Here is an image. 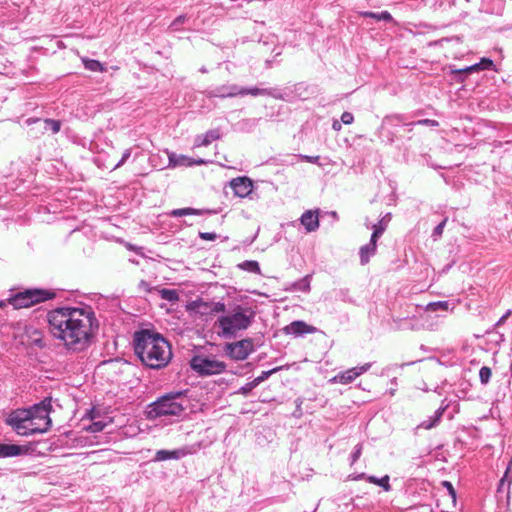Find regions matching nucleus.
<instances>
[{
  "mask_svg": "<svg viewBox=\"0 0 512 512\" xmlns=\"http://www.w3.org/2000/svg\"><path fill=\"white\" fill-rule=\"evenodd\" d=\"M44 124V129L50 130L53 134H56L60 131L61 122L59 120L45 119Z\"/></svg>",
  "mask_w": 512,
  "mask_h": 512,
  "instance_id": "28",
  "label": "nucleus"
},
{
  "mask_svg": "<svg viewBox=\"0 0 512 512\" xmlns=\"http://www.w3.org/2000/svg\"><path fill=\"white\" fill-rule=\"evenodd\" d=\"M348 478L351 479V480H360V479H364L365 478V474L364 473H360V474L353 473V474L349 475Z\"/></svg>",
  "mask_w": 512,
  "mask_h": 512,
  "instance_id": "45",
  "label": "nucleus"
},
{
  "mask_svg": "<svg viewBox=\"0 0 512 512\" xmlns=\"http://www.w3.org/2000/svg\"><path fill=\"white\" fill-rule=\"evenodd\" d=\"M367 480L371 483H375V484L379 485L380 487L384 488V477L377 478L374 476H370L367 478Z\"/></svg>",
  "mask_w": 512,
  "mask_h": 512,
  "instance_id": "42",
  "label": "nucleus"
},
{
  "mask_svg": "<svg viewBox=\"0 0 512 512\" xmlns=\"http://www.w3.org/2000/svg\"><path fill=\"white\" fill-rule=\"evenodd\" d=\"M6 306V302L5 301H0V308H4Z\"/></svg>",
  "mask_w": 512,
  "mask_h": 512,
  "instance_id": "53",
  "label": "nucleus"
},
{
  "mask_svg": "<svg viewBox=\"0 0 512 512\" xmlns=\"http://www.w3.org/2000/svg\"><path fill=\"white\" fill-rule=\"evenodd\" d=\"M443 485H444L445 487H447V490L449 491V493L452 495V497H453V498H455V491H454V489H453L452 484H451L450 482H448V481H445V482L443 483Z\"/></svg>",
  "mask_w": 512,
  "mask_h": 512,
  "instance_id": "44",
  "label": "nucleus"
},
{
  "mask_svg": "<svg viewBox=\"0 0 512 512\" xmlns=\"http://www.w3.org/2000/svg\"><path fill=\"white\" fill-rule=\"evenodd\" d=\"M198 235L202 240L206 241H214L218 237L217 234L214 232H199Z\"/></svg>",
  "mask_w": 512,
  "mask_h": 512,
  "instance_id": "37",
  "label": "nucleus"
},
{
  "mask_svg": "<svg viewBox=\"0 0 512 512\" xmlns=\"http://www.w3.org/2000/svg\"><path fill=\"white\" fill-rule=\"evenodd\" d=\"M385 480H386V491H387L389 489V484H388L389 477L387 475L385 477Z\"/></svg>",
  "mask_w": 512,
  "mask_h": 512,
  "instance_id": "51",
  "label": "nucleus"
},
{
  "mask_svg": "<svg viewBox=\"0 0 512 512\" xmlns=\"http://www.w3.org/2000/svg\"><path fill=\"white\" fill-rule=\"evenodd\" d=\"M168 159H169V167H191L193 165H202L206 164L207 162L204 159H192L188 156L176 154V153H168Z\"/></svg>",
  "mask_w": 512,
  "mask_h": 512,
  "instance_id": "13",
  "label": "nucleus"
},
{
  "mask_svg": "<svg viewBox=\"0 0 512 512\" xmlns=\"http://www.w3.org/2000/svg\"><path fill=\"white\" fill-rule=\"evenodd\" d=\"M105 424L102 421L93 422L88 430L92 433L100 432L104 429Z\"/></svg>",
  "mask_w": 512,
  "mask_h": 512,
  "instance_id": "36",
  "label": "nucleus"
},
{
  "mask_svg": "<svg viewBox=\"0 0 512 512\" xmlns=\"http://www.w3.org/2000/svg\"><path fill=\"white\" fill-rule=\"evenodd\" d=\"M296 157H298L302 161H306V162L313 163V164H320L319 163L320 156H309V155L299 154Z\"/></svg>",
  "mask_w": 512,
  "mask_h": 512,
  "instance_id": "34",
  "label": "nucleus"
},
{
  "mask_svg": "<svg viewBox=\"0 0 512 512\" xmlns=\"http://www.w3.org/2000/svg\"><path fill=\"white\" fill-rule=\"evenodd\" d=\"M354 120V117L352 115V113L350 112H344L342 115H341V121L348 125V124H351Z\"/></svg>",
  "mask_w": 512,
  "mask_h": 512,
  "instance_id": "40",
  "label": "nucleus"
},
{
  "mask_svg": "<svg viewBox=\"0 0 512 512\" xmlns=\"http://www.w3.org/2000/svg\"><path fill=\"white\" fill-rule=\"evenodd\" d=\"M51 412L52 399L46 397L29 408L12 411L6 419V423L21 436L43 434L52 425Z\"/></svg>",
  "mask_w": 512,
  "mask_h": 512,
  "instance_id": "2",
  "label": "nucleus"
},
{
  "mask_svg": "<svg viewBox=\"0 0 512 512\" xmlns=\"http://www.w3.org/2000/svg\"><path fill=\"white\" fill-rule=\"evenodd\" d=\"M311 275H306L292 284L293 291L309 292Z\"/></svg>",
  "mask_w": 512,
  "mask_h": 512,
  "instance_id": "21",
  "label": "nucleus"
},
{
  "mask_svg": "<svg viewBox=\"0 0 512 512\" xmlns=\"http://www.w3.org/2000/svg\"><path fill=\"white\" fill-rule=\"evenodd\" d=\"M160 297L170 303L179 301V293L175 289L162 288L159 291Z\"/></svg>",
  "mask_w": 512,
  "mask_h": 512,
  "instance_id": "23",
  "label": "nucleus"
},
{
  "mask_svg": "<svg viewBox=\"0 0 512 512\" xmlns=\"http://www.w3.org/2000/svg\"><path fill=\"white\" fill-rule=\"evenodd\" d=\"M510 314H511V312H510V311H507V312H506V314H504V315L499 319V321L497 322V324H496V325H497V326H499V325L503 324V323L507 320V318L510 316Z\"/></svg>",
  "mask_w": 512,
  "mask_h": 512,
  "instance_id": "46",
  "label": "nucleus"
},
{
  "mask_svg": "<svg viewBox=\"0 0 512 512\" xmlns=\"http://www.w3.org/2000/svg\"><path fill=\"white\" fill-rule=\"evenodd\" d=\"M187 402L184 392H170L148 406L147 418L156 419L165 416L180 417L184 410V404Z\"/></svg>",
  "mask_w": 512,
  "mask_h": 512,
  "instance_id": "5",
  "label": "nucleus"
},
{
  "mask_svg": "<svg viewBox=\"0 0 512 512\" xmlns=\"http://www.w3.org/2000/svg\"><path fill=\"white\" fill-rule=\"evenodd\" d=\"M424 123H429V125H434L435 124V121L434 120H424L423 121Z\"/></svg>",
  "mask_w": 512,
  "mask_h": 512,
  "instance_id": "49",
  "label": "nucleus"
},
{
  "mask_svg": "<svg viewBox=\"0 0 512 512\" xmlns=\"http://www.w3.org/2000/svg\"><path fill=\"white\" fill-rule=\"evenodd\" d=\"M306 232H314L319 228L318 211L307 210L300 217Z\"/></svg>",
  "mask_w": 512,
  "mask_h": 512,
  "instance_id": "17",
  "label": "nucleus"
},
{
  "mask_svg": "<svg viewBox=\"0 0 512 512\" xmlns=\"http://www.w3.org/2000/svg\"><path fill=\"white\" fill-rule=\"evenodd\" d=\"M130 156H131V149H126L123 152L120 161L114 166V169L121 167L129 159Z\"/></svg>",
  "mask_w": 512,
  "mask_h": 512,
  "instance_id": "39",
  "label": "nucleus"
},
{
  "mask_svg": "<svg viewBox=\"0 0 512 512\" xmlns=\"http://www.w3.org/2000/svg\"><path fill=\"white\" fill-rule=\"evenodd\" d=\"M55 297V293L45 289H26L18 292L8 299L15 309L28 308L35 304L50 300Z\"/></svg>",
  "mask_w": 512,
  "mask_h": 512,
  "instance_id": "6",
  "label": "nucleus"
},
{
  "mask_svg": "<svg viewBox=\"0 0 512 512\" xmlns=\"http://www.w3.org/2000/svg\"><path fill=\"white\" fill-rule=\"evenodd\" d=\"M190 367L200 376H210L224 372L226 364L212 356L195 355L190 360Z\"/></svg>",
  "mask_w": 512,
  "mask_h": 512,
  "instance_id": "7",
  "label": "nucleus"
},
{
  "mask_svg": "<svg viewBox=\"0 0 512 512\" xmlns=\"http://www.w3.org/2000/svg\"><path fill=\"white\" fill-rule=\"evenodd\" d=\"M254 318V312L241 305L235 306L218 318L217 325L221 329L219 335L224 338L236 336L239 331L247 329Z\"/></svg>",
  "mask_w": 512,
  "mask_h": 512,
  "instance_id": "4",
  "label": "nucleus"
},
{
  "mask_svg": "<svg viewBox=\"0 0 512 512\" xmlns=\"http://www.w3.org/2000/svg\"><path fill=\"white\" fill-rule=\"evenodd\" d=\"M333 127H334L335 129H337V128H341V125H337V123H334V124H333Z\"/></svg>",
  "mask_w": 512,
  "mask_h": 512,
  "instance_id": "56",
  "label": "nucleus"
},
{
  "mask_svg": "<svg viewBox=\"0 0 512 512\" xmlns=\"http://www.w3.org/2000/svg\"><path fill=\"white\" fill-rule=\"evenodd\" d=\"M476 71H478V66H475V64H474V65H471V66H467V67H465L463 69H458V70L457 69H452L451 73H453V74H461V73H472V72H476Z\"/></svg>",
  "mask_w": 512,
  "mask_h": 512,
  "instance_id": "33",
  "label": "nucleus"
},
{
  "mask_svg": "<svg viewBox=\"0 0 512 512\" xmlns=\"http://www.w3.org/2000/svg\"><path fill=\"white\" fill-rule=\"evenodd\" d=\"M283 331L287 335H293L295 337L303 336L305 334H312L317 331V328L311 325H308L306 322L302 320H296L291 322L289 325L285 326Z\"/></svg>",
  "mask_w": 512,
  "mask_h": 512,
  "instance_id": "12",
  "label": "nucleus"
},
{
  "mask_svg": "<svg viewBox=\"0 0 512 512\" xmlns=\"http://www.w3.org/2000/svg\"><path fill=\"white\" fill-rule=\"evenodd\" d=\"M230 187L236 196L244 198L251 194L253 190V182L246 176L237 177L230 181Z\"/></svg>",
  "mask_w": 512,
  "mask_h": 512,
  "instance_id": "11",
  "label": "nucleus"
},
{
  "mask_svg": "<svg viewBox=\"0 0 512 512\" xmlns=\"http://www.w3.org/2000/svg\"><path fill=\"white\" fill-rule=\"evenodd\" d=\"M31 448L27 445H16L0 443V458L15 457L30 453Z\"/></svg>",
  "mask_w": 512,
  "mask_h": 512,
  "instance_id": "14",
  "label": "nucleus"
},
{
  "mask_svg": "<svg viewBox=\"0 0 512 512\" xmlns=\"http://www.w3.org/2000/svg\"><path fill=\"white\" fill-rule=\"evenodd\" d=\"M82 63L84 67L92 72H103L105 68L102 63L95 59L82 58Z\"/></svg>",
  "mask_w": 512,
  "mask_h": 512,
  "instance_id": "22",
  "label": "nucleus"
},
{
  "mask_svg": "<svg viewBox=\"0 0 512 512\" xmlns=\"http://www.w3.org/2000/svg\"><path fill=\"white\" fill-rule=\"evenodd\" d=\"M362 454V445L357 444L350 455V466H353Z\"/></svg>",
  "mask_w": 512,
  "mask_h": 512,
  "instance_id": "30",
  "label": "nucleus"
},
{
  "mask_svg": "<svg viewBox=\"0 0 512 512\" xmlns=\"http://www.w3.org/2000/svg\"><path fill=\"white\" fill-rule=\"evenodd\" d=\"M257 385L256 383L254 382V380L246 383L244 386L240 387L239 390L237 391L238 394H241L243 396H248L250 394V392L256 388Z\"/></svg>",
  "mask_w": 512,
  "mask_h": 512,
  "instance_id": "29",
  "label": "nucleus"
},
{
  "mask_svg": "<svg viewBox=\"0 0 512 512\" xmlns=\"http://www.w3.org/2000/svg\"><path fill=\"white\" fill-rule=\"evenodd\" d=\"M475 66H478V71L480 70H489L492 69L494 66V63L489 58H482L479 63H476Z\"/></svg>",
  "mask_w": 512,
  "mask_h": 512,
  "instance_id": "32",
  "label": "nucleus"
},
{
  "mask_svg": "<svg viewBox=\"0 0 512 512\" xmlns=\"http://www.w3.org/2000/svg\"><path fill=\"white\" fill-rule=\"evenodd\" d=\"M189 451L186 448H180L175 450H158L154 456V461H166L170 459L179 460L186 455Z\"/></svg>",
  "mask_w": 512,
  "mask_h": 512,
  "instance_id": "18",
  "label": "nucleus"
},
{
  "mask_svg": "<svg viewBox=\"0 0 512 512\" xmlns=\"http://www.w3.org/2000/svg\"><path fill=\"white\" fill-rule=\"evenodd\" d=\"M206 213H211L208 209H196V208H179V209H173L169 215L171 217H182V216H188V215H203Z\"/></svg>",
  "mask_w": 512,
  "mask_h": 512,
  "instance_id": "20",
  "label": "nucleus"
},
{
  "mask_svg": "<svg viewBox=\"0 0 512 512\" xmlns=\"http://www.w3.org/2000/svg\"><path fill=\"white\" fill-rule=\"evenodd\" d=\"M333 127H334L335 129H337V128H341V125H337V123H334V124H333Z\"/></svg>",
  "mask_w": 512,
  "mask_h": 512,
  "instance_id": "54",
  "label": "nucleus"
},
{
  "mask_svg": "<svg viewBox=\"0 0 512 512\" xmlns=\"http://www.w3.org/2000/svg\"><path fill=\"white\" fill-rule=\"evenodd\" d=\"M214 310L217 312H224L225 311L224 303H220V302L216 303Z\"/></svg>",
  "mask_w": 512,
  "mask_h": 512,
  "instance_id": "47",
  "label": "nucleus"
},
{
  "mask_svg": "<svg viewBox=\"0 0 512 512\" xmlns=\"http://www.w3.org/2000/svg\"><path fill=\"white\" fill-rule=\"evenodd\" d=\"M251 95L257 96H270L275 99H282V94L277 88H258V87H241V96Z\"/></svg>",
  "mask_w": 512,
  "mask_h": 512,
  "instance_id": "15",
  "label": "nucleus"
},
{
  "mask_svg": "<svg viewBox=\"0 0 512 512\" xmlns=\"http://www.w3.org/2000/svg\"><path fill=\"white\" fill-rule=\"evenodd\" d=\"M333 127H334L335 129H337V128H341V125H337V123H334V124H333Z\"/></svg>",
  "mask_w": 512,
  "mask_h": 512,
  "instance_id": "55",
  "label": "nucleus"
},
{
  "mask_svg": "<svg viewBox=\"0 0 512 512\" xmlns=\"http://www.w3.org/2000/svg\"><path fill=\"white\" fill-rule=\"evenodd\" d=\"M282 369L281 366L279 367H275L271 370H267V371H262L261 374L254 378V382L256 383V385L258 386L260 383L264 382L265 380H267L271 375H273L274 373L280 371Z\"/></svg>",
  "mask_w": 512,
  "mask_h": 512,
  "instance_id": "27",
  "label": "nucleus"
},
{
  "mask_svg": "<svg viewBox=\"0 0 512 512\" xmlns=\"http://www.w3.org/2000/svg\"><path fill=\"white\" fill-rule=\"evenodd\" d=\"M362 15L364 17L376 18L377 20H383L384 19V12H380V13L363 12Z\"/></svg>",
  "mask_w": 512,
  "mask_h": 512,
  "instance_id": "41",
  "label": "nucleus"
},
{
  "mask_svg": "<svg viewBox=\"0 0 512 512\" xmlns=\"http://www.w3.org/2000/svg\"><path fill=\"white\" fill-rule=\"evenodd\" d=\"M200 72H201V73H207V69H206V67H205V66H202V67L200 68Z\"/></svg>",
  "mask_w": 512,
  "mask_h": 512,
  "instance_id": "52",
  "label": "nucleus"
},
{
  "mask_svg": "<svg viewBox=\"0 0 512 512\" xmlns=\"http://www.w3.org/2000/svg\"><path fill=\"white\" fill-rule=\"evenodd\" d=\"M424 123H429V125H434L435 124V121L434 120H424L423 121Z\"/></svg>",
  "mask_w": 512,
  "mask_h": 512,
  "instance_id": "50",
  "label": "nucleus"
},
{
  "mask_svg": "<svg viewBox=\"0 0 512 512\" xmlns=\"http://www.w3.org/2000/svg\"><path fill=\"white\" fill-rule=\"evenodd\" d=\"M443 411H444V409H438L435 412L434 416L429 418L428 420L423 421L420 424V427H422L424 429H431L434 426H436V424L439 422L440 418L442 417Z\"/></svg>",
  "mask_w": 512,
  "mask_h": 512,
  "instance_id": "25",
  "label": "nucleus"
},
{
  "mask_svg": "<svg viewBox=\"0 0 512 512\" xmlns=\"http://www.w3.org/2000/svg\"><path fill=\"white\" fill-rule=\"evenodd\" d=\"M238 266L240 269L250 272V273H255V274L261 273L259 263L254 260H246V261L240 263Z\"/></svg>",
  "mask_w": 512,
  "mask_h": 512,
  "instance_id": "24",
  "label": "nucleus"
},
{
  "mask_svg": "<svg viewBox=\"0 0 512 512\" xmlns=\"http://www.w3.org/2000/svg\"><path fill=\"white\" fill-rule=\"evenodd\" d=\"M369 366H370L369 364H366L361 367H355V368L348 369V370L338 374L337 376H335L334 381L344 384V385L349 384V383L353 382L359 375H361L362 373L367 371Z\"/></svg>",
  "mask_w": 512,
  "mask_h": 512,
  "instance_id": "16",
  "label": "nucleus"
},
{
  "mask_svg": "<svg viewBox=\"0 0 512 512\" xmlns=\"http://www.w3.org/2000/svg\"><path fill=\"white\" fill-rule=\"evenodd\" d=\"M512 471V459L507 467V470H506V473L504 475V477L501 479V482L503 483L504 481H508L509 483L511 482V480L508 478V473Z\"/></svg>",
  "mask_w": 512,
  "mask_h": 512,
  "instance_id": "43",
  "label": "nucleus"
},
{
  "mask_svg": "<svg viewBox=\"0 0 512 512\" xmlns=\"http://www.w3.org/2000/svg\"><path fill=\"white\" fill-rule=\"evenodd\" d=\"M208 98H232L241 96V86L236 84H224L205 92Z\"/></svg>",
  "mask_w": 512,
  "mask_h": 512,
  "instance_id": "10",
  "label": "nucleus"
},
{
  "mask_svg": "<svg viewBox=\"0 0 512 512\" xmlns=\"http://www.w3.org/2000/svg\"><path fill=\"white\" fill-rule=\"evenodd\" d=\"M491 375V369L486 366L482 367L479 371V377L483 384H487L489 382Z\"/></svg>",
  "mask_w": 512,
  "mask_h": 512,
  "instance_id": "31",
  "label": "nucleus"
},
{
  "mask_svg": "<svg viewBox=\"0 0 512 512\" xmlns=\"http://www.w3.org/2000/svg\"><path fill=\"white\" fill-rule=\"evenodd\" d=\"M224 351L233 360H245L254 351L253 340L246 338L234 343H227Z\"/></svg>",
  "mask_w": 512,
  "mask_h": 512,
  "instance_id": "8",
  "label": "nucleus"
},
{
  "mask_svg": "<svg viewBox=\"0 0 512 512\" xmlns=\"http://www.w3.org/2000/svg\"><path fill=\"white\" fill-rule=\"evenodd\" d=\"M445 224H446V220H443L441 223H439L435 228H434V231H433V234L432 236L437 239L439 238L442 233H443V230H444V227H445Z\"/></svg>",
  "mask_w": 512,
  "mask_h": 512,
  "instance_id": "38",
  "label": "nucleus"
},
{
  "mask_svg": "<svg viewBox=\"0 0 512 512\" xmlns=\"http://www.w3.org/2000/svg\"><path fill=\"white\" fill-rule=\"evenodd\" d=\"M383 225L384 219L382 218L378 221V224L375 226V229L370 238V242L366 245H363L360 248L359 255L360 262L362 265L367 264L369 262L370 257L374 255L376 250V240L382 234V231L384 229Z\"/></svg>",
  "mask_w": 512,
  "mask_h": 512,
  "instance_id": "9",
  "label": "nucleus"
},
{
  "mask_svg": "<svg viewBox=\"0 0 512 512\" xmlns=\"http://www.w3.org/2000/svg\"><path fill=\"white\" fill-rule=\"evenodd\" d=\"M185 21H186V16L180 15L177 18H175V20L171 23L170 27L173 30H178L179 27L185 23Z\"/></svg>",
  "mask_w": 512,
  "mask_h": 512,
  "instance_id": "35",
  "label": "nucleus"
},
{
  "mask_svg": "<svg viewBox=\"0 0 512 512\" xmlns=\"http://www.w3.org/2000/svg\"><path fill=\"white\" fill-rule=\"evenodd\" d=\"M390 394L393 395L394 394V389H391L390 390Z\"/></svg>",
  "mask_w": 512,
  "mask_h": 512,
  "instance_id": "57",
  "label": "nucleus"
},
{
  "mask_svg": "<svg viewBox=\"0 0 512 512\" xmlns=\"http://www.w3.org/2000/svg\"><path fill=\"white\" fill-rule=\"evenodd\" d=\"M390 20H392V17L389 13L386 12V23H388Z\"/></svg>",
  "mask_w": 512,
  "mask_h": 512,
  "instance_id": "48",
  "label": "nucleus"
},
{
  "mask_svg": "<svg viewBox=\"0 0 512 512\" xmlns=\"http://www.w3.org/2000/svg\"><path fill=\"white\" fill-rule=\"evenodd\" d=\"M221 137L218 129L208 130L205 134L197 135L194 141L195 147L208 146L212 141L218 140Z\"/></svg>",
  "mask_w": 512,
  "mask_h": 512,
  "instance_id": "19",
  "label": "nucleus"
},
{
  "mask_svg": "<svg viewBox=\"0 0 512 512\" xmlns=\"http://www.w3.org/2000/svg\"><path fill=\"white\" fill-rule=\"evenodd\" d=\"M47 321L52 336L73 352L86 349L99 329L94 308L83 303L51 310Z\"/></svg>",
  "mask_w": 512,
  "mask_h": 512,
  "instance_id": "1",
  "label": "nucleus"
},
{
  "mask_svg": "<svg viewBox=\"0 0 512 512\" xmlns=\"http://www.w3.org/2000/svg\"><path fill=\"white\" fill-rule=\"evenodd\" d=\"M133 347L141 362L151 369H161L172 358L171 346L159 333L140 330L134 333Z\"/></svg>",
  "mask_w": 512,
  "mask_h": 512,
  "instance_id": "3",
  "label": "nucleus"
},
{
  "mask_svg": "<svg viewBox=\"0 0 512 512\" xmlns=\"http://www.w3.org/2000/svg\"><path fill=\"white\" fill-rule=\"evenodd\" d=\"M449 302L448 301H438V302H431L427 304L426 311L428 312H437V311H447L449 309Z\"/></svg>",
  "mask_w": 512,
  "mask_h": 512,
  "instance_id": "26",
  "label": "nucleus"
}]
</instances>
